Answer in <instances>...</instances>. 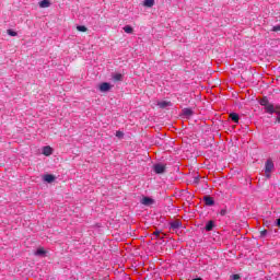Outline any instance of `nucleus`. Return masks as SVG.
I'll list each match as a JSON object with an SVG mask.
<instances>
[{"mask_svg": "<svg viewBox=\"0 0 280 280\" xmlns=\"http://www.w3.org/2000/svg\"><path fill=\"white\" fill-rule=\"evenodd\" d=\"M272 170H275V163L272 162V160H267L265 164V174L267 178H270V172H272Z\"/></svg>", "mask_w": 280, "mask_h": 280, "instance_id": "1", "label": "nucleus"}, {"mask_svg": "<svg viewBox=\"0 0 280 280\" xmlns=\"http://www.w3.org/2000/svg\"><path fill=\"white\" fill-rule=\"evenodd\" d=\"M165 170H167V165L165 164H155L153 166V172H155V174H165Z\"/></svg>", "mask_w": 280, "mask_h": 280, "instance_id": "2", "label": "nucleus"}, {"mask_svg": "<svg viewBox=\"0 0 280 280\" xmlns=\"http://www.w3.org/2000/svg\"><path fill=\"white\" fill-rule=\"evenodd\" d=\"M110 89H113V85H110V83H108V82H103L100 84L101 93H108V91H110Z\"/></svg>", "mask_w": 280, "mask_h": 280, "instance_id": "3", "label": "nucleus"}, {"mask_svg": "<svg viewBox=\"0 0 280 280\" xmlns=\"http://www.w3.org/2000/svg\"><path fill=\"white\" fill-rule=\"evenodd\" d=\"M141 205H144V207H152V205H154V199L150 197H143L141 199Z\"/></svg>", "mask_w": 280, "mask_h": 280, "instance_id": "4", "label": "nucleus"}, {"mask_svg": "<svg viewBox=\"0 0 280 280\" xmlns=\"http://www.w3.org/2000/svg\"><path fill=\"white\" fill-rule=\"evenodd\" d=\"M203 201L206 202L207 207H213L215 205V200L211 196H205Z\"/></svg>", "mask_w": 280, "mask_h": 280, "instance_id": "5", "label": "nucleus"}, {"mask_svg": "<svg viewBox=\"0 0 280 280\" xmlns=\"http://www.w3.org/2000/svg\"><path fill=\"white\" fill-rule=\"evenodd\" d=\"M44 180H45V183H54L56 180V176H54L51 174H46V175H44Z\"/></svg>", "mask_w": 280, "mask_h": 280, "instance_id": "6", "label": "nucleus"}, {"mask_svg": "<svg viewBox=\"0 0 280 280\" xmlns=\"http://www.w3.org/2000/svg\"><path fill=\"white\" fill-rule=\"evenodd\" d=\"M265 110L267 113H270V115H272V113H277V109H275V105H272L270 103L265 107Z\"/></svg>", "mask_w": 280, "mask_h": 280, "instance_id": "7", "label": "nucleus"}, {"mask_svg": "<svg viewBox=\"0 0 280 280\" xmlns=\"http://www.w3.org/2000/svg\"><path fill=\"white\" fill-rule=\"evenodd\" d=\"M230 119H232L234 124H240V115H237V113L230 114Z\"/></svg>", "mask_w": 280, "mask_h": 280, "instance_id": "8", "label": "nucleus"}, {"mask_svg": "<svg viewBox=\"0 0 280 280\" xmlns=\"http://www.w3.org/2000/svg\"><path fill=\"white\" fill-rule=\"evenodd\" d=\"M51 153H52L51 147H44V149H43V154H44L45 156H51Z\"/></svg>", "mask_w": 280, "mask_h": 280, "instance_id": "9", "label": "nucleus"}, {"mask_svg": "<svg viewBox=\"0 0 280 280\" xmlns=\"http://www.w3.org/2000/svg\"><path fill=\"white\" fill-rule=\"evenodd\" d=\"M113 80H114V82H121V80H124V74L116 73L113 75Z\"/></svg>", "mask_w": 280, "mask_h": 280, "instance_id": "10", "label": "nucleus"}, {"mask_svg": "<svg viewBox=\"0 0 280 280\" xmlns=\"http://www.w3.org/2000/svg\"><path fill=\"white\" fill-rule=\"evenodd\" d=\"M51 5V2L49 0H42L39 2V8H49Z\"/></svg>", "mask_w": 280, "mask_h": 280, "instance_id": "11", "label": "nucleus"}, {"mask_svg": "<svg viewBox=\"0 0 280 280\" xmlns=\"http://www.w3.org/2000/svg\"><path fill=\"white\" fill-rule=\"evenodd\" d=\"M213 226H215V223L213 221H208L206 224V231H213Z\"/></svg>", "mask_w": 280, "mask_h": 280, "instance_id": "12", "label": "nucleus"}, {"mask_svg": "<svg viewBox=\"0 0 280 280\" xmlns=\"http://www.w3.org/2000/svg\"><path fill=\"white\" fill-rule=\"evenodd\" d=\"M144 8H152L154 5V0H144Z\"/></svg>", "mask_w": 280, "mask_h": 280, "instance_id": "13", "label": "nucleus"}, {"mask_svg": "<svg viewBox=\"0 0 280 280\" xmlns=\"http://www.w3.org/2000/svg\"><path fill=\"white\" fill-rule=\"evenodd\" d=\"M259 104H260V106H265V108H266L270 103L268 102V97H262L259 101Z\"/></svg>", "mask_w": 280, "mask_h": 280, "instance_id": "14", "label": "nucleus"}, {"mask_svg": "<svg viewBox=\"0 0 280 280\" xmlns=\"http://www.w3.org/2000/svg\"><path fill=\"white\" fill-rule=\"evenodd\" d=\"M124 32H125L126 34H132V32H135V28H132V26H130V25H126V26L124 27Z\"/></svg>", "mask_w": 280, "mask_h": 280, "instance_id": "15", "label": "nucleus"}, {"mask_svg": "<svg viewBox=\"0 0 280 280\" xmlns=\"http://www.w3.org/2000/svg\"><path fill=\"white\" fill-rule=\"evenodd\" d=\"M171 229L176 230L180 229V221H174L171 223Z\"/></svg>", "mask_w": 280, "mask_h": 280, "instance_id": "16", "label": "nucleus"}, {"mask_svg": "<svg viewBox=\"0 0 280 280\" xmlns=\"http://www.w3.org/2000/svg\"><path fill=\"white\" fill-rule=\"evenodd\" d=\"M184 115L186 117H191L194 115V110H191V108H185L184 109Z\"/></svg>", "mask_w": 280, "mask_h": 280, "instance_id": "17", "label": "nucleus"}, {"mask_svg": "<svg viewBox=\"0 0 280 280\" xmlns=\"http://www.w3.org/2000/svg\"><path fill=\"white\" fill-rule=\"evenodd\" d=\"M46 250H45V248H43V247H39L36 252H35V255H37V256H40V255H46Z\"/></svg>", "mask_w": 280, "mask_h": 280, "instance_id": "18", "label": "nucleus"}, {"mask_svg": "<svg viewBox=\"0 0 280 280\" xmlns=\"http://www.w3.org/2000/svg\"><path fill=\"white\" fill-rule=\"evenodd\" d=\"M158 106H160L161 108H166V106H170V103H167V102H159L158 103Z\"/></svg>", "mask_w": 280, "mask_h": 280, "instance_id": "19", "label": "nucleus"}, {"mask_svg": "<svg viewBox=\"0 0 280 280\" xmlns=\"http://www.w3.org/2000/svg\"><path fill=\"white\" fill-rule=\"evenodd\" d=\"M77 30H78V32H86V26H84V25H79V26H77Z\"/></svg>", "mask_w": 280, "mask_h": 280, "instance_id": "20", "label": "nucleus"}, {"mask_svg": "<svg viewBox=\"0 0 280 280\" xmlns=\"http://www.w3.org/2000/svg\"><path fill=\"white\" fill-rule=\"evenodd\" d=\"M7 33L9 36H18L19 35L16 32H14L12 30H8Z\"/></svg>", "mask_w": 280, "mask_h": 280, "instance_id": "21", "label": "nucleus"}, {"mask_svg": "<svg viewBox=\"0 0 280 280\" xmlns=\"http://www.w3.org/2000/svg\"><path fill=\"white\" fill-rule=\"evenodd\" d=\"M276 114H277L276 121L277 124H280V110H277Z\"/></svg>", "mask_w": 280, "mask_h": 280, "instance_id": "22", "label": "nucleus"}, {"mask_svg": "<svg viewBox=\"0 0 280 280\" xmlns=\"http://www.w3.org/2000/svg\"><path fill=\"white\" fill-rule=\"evenodd\" d=\"M267 234H268L267 230L260 231V237H266Z\"/></svg>", "mask_w": 280, "mask_h": 280, "instance_id": "23", "label": "nucleus"}, {"mask_svg": "<svg viewBox=\"0 0 280 280\" xmlns=\"http://www.w3.org/2000/svg\"><path fill=\"white\" fill-rule=\"evenodd\" d=\"M116 137H118V139H121L124 137V133L121 131H116Z\"/></svg>", "mask_w": 280, "mask_h": 280, "instance_id": "24", "label": "nucleus"}, {"mask_svg": "<svg viewBox=\"0 0 280 280\" xmlns=\"http://www.w3.org/2000/svg\"><path fill=\"white\" fill-rule=\"evenodd\" d=\"M229 213V211L226 209H222L220 211V215H226Z\"/></svg>", "mask_w": 280, "mask_h": 280, "instance_id": "25", "label": "nucleus"}, {"mask_svg": "<svg viewBox=\"0 0 280 280\" xmlns=\"http://www.w3.org/2000/svg\"><path fill=\"white\" fill-rule=\"evenodd\" d=\"M272 32H280V25H276L272 27Z\"/></svg>", "mask_w": 280, "mask_h": 280, "instance_id": "26", "label": "nucleus"}, {"mask_svg": "<svg viewBox=\"0 0 280 280\" xmlns=\"http://www.w3.org/2000/svg\"><path fill=\"white\" fill-rule=\"evenodd\" d=\"M232 280H240V275L235 273V275H232Z\"/></svg>", "mask_w": 280, "mask_h": 280, "instance_id": "27", "label": "nucleus"}, {"mask_svg": "<svg viewBox=\"0 0 280 280\" xmlns=\"http://www.w3.org/2000/svg\"><path fill=\"white\" fill-rule=\"evenodd\" d=\"M153 235L156 236V237H159V236L161 235V231H155V232H153Z\"/></svg>", "mask_w": 280, "mask_h": 280, "instance_id": "28", "label": "nucleus"}, {"mask_svg": "<svg viewBox=\"0 0 280 280\" xmlns=\"http://www.w3.org/2000/svg\"><path fill=\"white\" fill-rule=\"evenodd\" d=\"M195 183H198V177H195Z\"/></svg>", "mask_w": 280, "mask_h": 280, "instance_id": "29", "label": "nucleus"}]
</instances>
